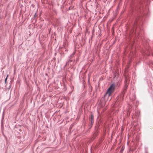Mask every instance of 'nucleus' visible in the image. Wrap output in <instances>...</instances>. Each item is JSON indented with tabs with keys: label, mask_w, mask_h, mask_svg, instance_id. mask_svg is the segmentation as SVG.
<instances>
[{
	"label": "nucleus",
	"mask_w": 153,
	"mask_h": 153,
	"mask_svg": "<svg viewBox=\"0 0 153 153\" xmlns=\"http://www.w3.org/2000/svg\"><path fill=\"white\" fill-rule=\"evenodd\" d=\"M115 85L114 83L112 84L107 89L105 94L104 95V97L107 96L109 97L111 94L115 90Z\"/></svg>",
	"instance_id": "1"
},
{
	"label": "nucleus",
	"mask_w": 153,
	"mask_h": 153,
	"mask_svg": "<svg viewBox=\"0 0 153 153\" xmlns=\"http://www.w3.org/2000/svg\"><path fill=\"white\" fill-rule=\"evenodd\" d=\"M91 120H93L94 119V117L92 114L91 115Z\"/></svg>",
	"instance_id": "2"
},
{
	"label": "nucleus",
	"mask_w": 153,
	"mask_h": 153,
	"mask_svg": "<svg viewBox=\"0 0 153 153\" xmlns=\"http://www.w3.org/2000/svg\"><path fill=\"white\" fill-rule=\"evenodd\" d=\"M125 92H126V91H123V92H122V95H123V96L125 93Z\"/></svg>",
	"instance_id": "3"
},
{
	"label": "nucleus",
	"mask_w": 153,
	"mask_h": 153,
	"mask_svg": "<svg viewBox=\"0 0 153 153\" xmlns=\"http://www.w3.org/2000/svg\"><path fill=\"white\" fill-rule=\"evenodd\" d=\"M8 76V75H7V77H6V78L5 79V83H6V81H7V78Z\"/></svg>",
	"instance_id": "4"
},
{
	"label": "nucleus",
	"mask_w": 153,
	"mask_h": 153,
	"mask_svg": "<svg viewBox=\"0 0 153 153\" xmlns=\"http://www.w3.org/2000/svg\"><path fill=\"white\" fill-rule=\"evenodd\" d=\"M94 122L93 120H91V124H93Z\"/></svg>",
	"instance_id": "5"
}]
</instances>
